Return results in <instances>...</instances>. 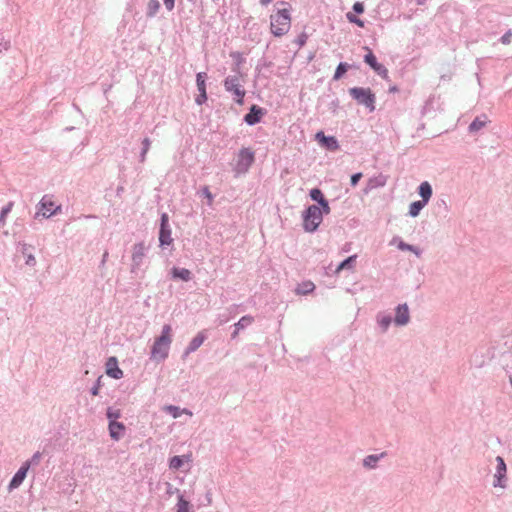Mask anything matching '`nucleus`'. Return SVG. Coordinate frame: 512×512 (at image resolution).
<instances>
[{
  "mask_svg": "<svg viewBox=\"0 0 512 512\" xmlns=\"http://www.w3.org/2000/svg\"><path fill=\"white\" fill-rule=\"evenodd\" d=\"M189 460V456L186 455H176L170 458L169 460V468L173 470L180 469L184 462Z\"/></svg>",
  "mask_w": 512,
  "mask_h": 512,
  "instance_id": "nucleus-25",
  "label": "nucleus"
},
{
  "mask_svg": "<svg viewBox=\"0 0 512 512\" xmlns=\"http://www.w3.org/2000/svg\"><path fill=\"white\" fill-rule=\"evenodd\" d=\"M315 289V285L311 281L302 282L298 285L296 293L299 295H307Z\"/></svg>",
  "mask_w": 512,
  "mask_h": 512,
  "instance_id": "nucleus-28",
  "label": "nucleus"
},
{
  "mask_svg": "<svg viewBox=\"0 0 512 512\" xmlns=\"http://www.w3.org/2000/svg\"><path fill=\"white\" fill-rule=\"evenodd\" d=\"M108 429L111 439L118 441L124 436L126 427L122 422L110 421Z\"/></svg>",
  "mask_w": 512,
  "mask_h": 512,
  "instance_id": "nucleus-18",
  "label": "nucleus"
},
{
  "mask_svg": "<svg viewBox=\"0 0 512 512\" xmlns=\"http://www.w3.org/2000/svg\"><path fill=\"white\" fill-rule=\"evenodd\" d=\"M13 202H8L4 207H2L0 212V225L4 226L6 222L7 215L11 212L13 207Z\"/></svg>",
  "mask_w": 512,
  "mask_h": 512,
  "instance_id": "nucleus-36",
  "label": "nucleus"
},
{
  "mask_svg": "<svg viewBox=\"0 0 512 512\" xmlns=\"http://www.w3.org/2000/svg\"><path fill=\"white\" fill-rule=\"evenodd\" d=\"M396 326H405L410 321L409 307L407 303L398 304L395 308V317L393 318Z\"/></svg>",
  "mask_w": 512,
  "mask_h": 512,
  "instance_id": "nucleus-13",
  "label": "nucleus"
},
{
  "mask_svg": "<svg viewBox=\"0 0 512 512\" xmlns=\"http://www.w3.org/2000/svg\"><path fill=\"white\" fill-rule=\"evenodd\" d=\"M171 326L166 324L163 326L161 335L157 337L151 348V357L157 361H163L168 357L169 347L171 344Z\"/></svg>",
  "mask_w": 512,
  "mask_h": 512,
  "instance_id": "nucleus-1",
  "label": "nucleus"
},
{
  "mask_svg": "<svg viewBox=\"0 0 512 512\" xmlns=\"http://www.w3.org/2000/svg\"><path fill=\"white\" fill-rule=\"evenodd\" d=\"M147 251L148 247L144 242H138L133 245L131 273H137V271L141 268Z\"/></svg>",
  "mask_w": 512,
  "mask_h": 512,
  "instance_id": "nucleus-10",
  "label": "nucleus"
},
{
  "mask_svg": "<svg viewBox=\"0 0 512 512\" xmlns=\"http://www.w3.org/2000/svg\"><path fill=\"white\" fill-rule=\"evenodd\" d=\"M318 208H320V215L323 217V215H327L330 213L331 209L329 206V202L327 199L322 201L320 204L317 205Z\"/></svg>",
  "mask_w": 512,
  "mask_h": 512,
  "instance_id": "nucleus-45",
  "label": "nucleus"
},
{
  "mask_svg": "<svg viewBox=\"0 0 512 512\" xmlns=\"http://www.w3.org/2000/svg\"><path fill=\"white\" fill-rule=\"evenodd\" d=\"M470 363L477 368H481L485 363L484 355L482 353L475 352L470 358Z\"/></svg>",
  "mask_w": 512,
  "mask_h": 512,
  "instance_id": "nucleus-34",
  "label": "nucleus"
},
{
  "mask_svg": "<svg viewBox=\"0 0 512 512\" xmlns=\"http://www.w3.org/2000/svg\"><path fill=\"white\" fill-rule=\"evenodd\" d=\"M504 346L507 347V350H504L502 353H512V335L505 337Z\"/></svg>",
  "mask_w": 512,
  "mask_h": 512,
  "instance_id": "nucleus-52",
  "label": "nucleus"
},
{
  "mask_svg": "<svg viewBox=\"0 0 512 512\" xmlns=\"http://www.w3.org/2000/svg\"><path fill=\"white\" fill-rule=\"evenodd\" d=\"M169 275L173 280H181L183 282H189L193 279V274L189 269L172 267L169 271Z\"/></svg>",
  "mask_w": 512,
  "mask_h": 512,
  "instance_id": "nucleus-16",
  "label": "nucleus"
},
{
  "mask_svg": "<svg viewBox=\"0 0 512 512\" xmlns=\"http://www.w3.org/2000/svg\"><path fill=\"white\" fill-rule=\"evenodd\" d=\"M42 458V453L37 451L35 452L30 459L25 461L23 464H29V468L31 466H36L40 463V460Z\"/></svg>",
  "mask_w": 512,
  "mask_h": 512,
  "instance_id": "nucleus-42",
  "label": "nucleus"
},
{
  "mask_svg": "<svg viewBox=\"0 0 512 512\" xmlns=\"http://www.w3.org/2000/svg\"><path fill=\"white\" fill-rule=\"evenodd\" d=\"M386 176L380 174L378 176L372 177L368 180L366 192L368 190H372L374 188L383 187L386 184Z\"/></svg>",
  "mask_w": 512,
  "mask_h": 512,
  "instance_id": "nucleus-23",
  "label": "nucleus"
},
{
  "mask_svg": "<svg viewBox=\"0 0 512 512\" xmlns=\"http://www.w3.org/2000/svg\"><path fill=\"white\" fill-rule=\"evenodd\" d=\"M122 190H123V188H122V187H121V188H118V189H117V192L119 193V192H121Z\"/></svg>",
  "mask_w": 512,
  "mask_h": 512,
  "instance_id": "nucleus-64",
  "label": "nucleus"
},
{
  "mask_svg": "<svg viewBox=\"0 0 512 512\" xmlns=\"http://www.w3.org/2000/svg\"><path fill=\"white\" fill-rule=\"evenodd\" d=\"M166 411L173 417V418H178L180 417L182 411L181 409L178 407V406H174V405H168L166 407Z\"/></svg>",
  "mask_w": 512,
  "mask_h": 512,
  "instance_id": "nucleus-44",
  "label": "nucleus"
},
{
  "mask_svg": "<svg viewBox=\"0 0 512 512\" xmlns=\"http://www.w3.org/2000/svg\"><path fill=\"white\" fill-rule=\"evenodd\" d=\"M255 161V152L251 148H241L238 153L235 172L245 174Z\"/></svg>",
  "mask_w": 512,
  "mask_h": 512,
  "instance_id": "nucleus-6",
  "label": "nucleus"
},
{
  "mask_svg": "<svg viewBox=\"0 0 512 512\" xmlns=\"http://www.w3.org/2000/svg\"><path fill=\"white\" fill-rule=\"evenodd\" d=\"M356 259H357V255L356 254L347 257L346 259H344L343 261H341L339 263L336 271L339 272L341 270H351V269H353L355 264H356Z\"/></svg>",
  "mask_w": 512,
  "mask_h": 512,
  "instance_id": "nucleus-24",
  "label": "nucleus"
},
{
  "mask_svg": "<svg viewBox=\"0 0 512 512\" xmlns=\"http://www.w3.org/2000/svg\"><path fill=\"white\" fill-rule=\"evenodd\" d=\"M291 24L290 13L287 9L278 10L277 14L271 16V32L276 37L285 35Z\"/></svg>",
  "mask_w": 512,
  "mask_h": 512,
  "instance_id": "nucleus-4",
  "label": "nucleus"
},
{
  "mask_svg": "<svg viewBox=\"0 0 512 512\" xmlns=\"http://www.w3.org/2000/svg\"><path fill=\"white\" fill-rule=\"evenodd\" d=\"M398 249L401 251L413 252L417 257H420V255L422 253V251L417 246L408 244L402 240H400L398 243Z\"/></svg>",
  "mask_w": 512,
  "mask_h": 512,
  "instance_id": "nucleus-30",
  "label": "nucleus"
},
{
  "mask_svg": "<svg viewBox=\"0 0 512 512\" xmlns=\"http://www.w3.org/2000/svg\"><path fill=\"white\" fill-rule=\"evenodd\" d=\"M165 486H166V490H165V492H166V495H167L168 497H171V496H172V495H174V494H178V495H179V494H181V493H180V491H179V489H178V488H176V487H174L171 483L166 482V483H165Z\"/></svg>",
  "mask_w": 512,
  "mask_h": 512,
  "instance_id": "nucleus-46",
  "label": "nucleus"
},
{
  "mask_svg": "<svg viewBox=\"0 0 512 512\" xmlns=\"http://www.w3.org/2000/svg\"><path fill=\"white\" fill-rule=\"evenodd\" d=\"M352 10H353L352 13H354V14H362L365 10L363 2H359V1L355 2L352 6Z\"/></svg>",
  "mask_w": 512,
  "mask_h": 512,
  "instance_id": "nucleus-47",
  "label": "nucleus"
},
{
  "mask_svg": "<svg viewBox=\"0 0 512 512\" xmlns=\"http://www.w3.org/2000/svg\"><path fill=\"white\" fill-rule=\"evenodd\" d=\"M161 5L159 0H149L147 4L146 16L148 18H153L156 16L160 9Z\"/></svg>",
  "mask_w": 512,
  "mask_h": 512,
  "instance_id": "nucleus-27",
  "label": "nucleus"
},
{
  "mask_svg": "<svg viewBox=\"0 0 512 512\" xmlns=\"http://www.w3.org/2000/svg\"><path fill=\"white\" fill-rule=\"evenodd\" d=\"M303 229L306 232H315L323 221L320 208L316 204L309 205L302 213Z\"/></svg>",
  "mask_w": 512,
  "mask_h": 512,
  "instance_id": "nucleus-3",
  "label": "nucleus"
},
{
  "mask_svg": "<svg viewBox=\"0 0 512 512\" xmlns=\"http://www.w3.org/2000/svg\"><path fill=\"white\" fill-rule=\"evenodd\" d=\"M205 499H206V503L203 504L204 506H208L212 503V494L210 491H207Z\"/></svg>",
  "mask_w": 512,
  "mask_h": 512,
  "instance_id": "nucleus-56",
  "label": "nucleus"
},
{
  "mask_svg": "<svg viewBox=\"0 0 512 512\" xmlns=\"http://www.w3.org/2000/svg\"><path fill=\"white\" fill-rule=\"evenodd\" d=\"M307 39H308V36L306 33H301L300 35H298V37L295 39V43L299 46V47H302L306 44L307 42Z\"/></svg>",
  "mask_w": 512,
  "mask_h": 512,
  "instance_id": "nucleus-48",
  "label": "nucleus"
},
{
  "mask_svg": "<svg viewBox=\"0 0 512 512\" xmlns=\"http://www.w3.org/2000/svg\"><path fill=\"white\" fill-rule=\"evenodd\" d=\"M506 481H507L506 475L495 474L494 475L493 486L494 487L505 488L506 487Z\"/></svg>",
  "mask_w": 512,
  "mask_h": 512,
  "instance_id": "nucleus-41",
  "label": "nucleus"
},
{
  "mask_svg": "<svg viewBox=\"0 0 512 512\" xmlns=\"http://www.w3.org/2000/svg\"><path fill=\"white\" fill-rule=\"evenodd\" d=\"M385 452L380 454H370L363 459V466L366 469H375L380 459L384 458Z\"/></svg>",
  "mask_w": 512,
  "mask_h": 512,
  "instance_id": "nucleus-21",
  "label": "nucleus"
},
{
  "mask_svg": "<svg viewBox=\"0 0 512 512\" xmlns=\"http://www.w3.org/2000/svg\"><path fill=\"white\" fill-rule=\"evenodd\" d=\"M206 79L207 74L205 72H198L196 74V85L198 92H206Z\"/></svg>",
  "mask_w": 512,
  "mask_h": 512,
  "instance_id": "nucleus-31",
  "label": "nucleus"
},
{
  "mask_svg": "<svg viewBox=\"0 0 512 512\" xmlns=\"http://www.w3.org/2000/svg\"><path fill=\"white\" fill-rule=\"evenodd\" d=\"M164 5L168 11H172L175 6V0H163Z\"/></svg>",
  "mask_w": 512,
  "mask_h": 512,
  "instance_id": "nucleus-54",
  "label": "nucleus"
},
{
  "mask_svg": "<svg viewBox=\"0 0 512 512\" xmlns=\"http://www.w3.org/2000/svg\"><path fill=\"white\" fill-rule=\"evenodd\" d=\"M201 193L202 195L208 199L209 203L212 202L213 200V195L212 193L210 192L209 188L207 186L203 187L202 190H201Z\"/></svg>",
  "mask_w": 512,
  "mask_h": 512,
  "instance_id": "nucleus-53",
  "label": "nucleus"
},
{
  "mask_svg": "<svg viewBox=\"0 0 512 512\" xmlns=\"http://www.w3.org/2000/svg\"><path fill=\"white\" fill-rule=\"evenodd\" d=\"M362 177H363V174L361 172L352 174L351 178H350L351 186L355 187L359 183V181L361 180Z\"/></svg>",
  "mask_w": 512,
  "mask_h": 512,
  "instance_id": "nucleus-51",
  "label": "nucleus"
},
{
  "mask_svg": "<svg viewBox=\"0 0 512 512\" xmlns=\"http://www.w3.org/2000/svg\"><path fill=\"white\" fill-rule=\"evenodd\" d=\"M106 374L113 379H121L123 377V371L118 366V360L112 356L108 358L106 362Z\"/></svg>",
  "mask_w": 512,
  "mask_h": 512,
  "instance_id": "nucleus-15",
  "label": "nucleus"
},
{
  "mask_svg": "<svg viewBox=\"0 0 512 512\" xmlns=\"http://www.w3.org/2000/svg\"><path fill=\"white\" fill-rule=\"evenodd\" d=\"M348 92L358 105L364 106L369 112L375 110L376 96L370 88L352 87L349 88Z\"/></svg>",
  "mask_w": 512,
  "mask_h": 512,
  "instance_id": "nucleus-2",
  "label": "nucleus"
},
{
  "mask_svg": "<svg viewBox=\"0 0 512 512\" xmlns=\"http://www.w3.org/2000/svg\"><path fill=\"white\" fill-rule=\"evenodd\" d=\"M273 0H260L262 6H268Z\"/></svg>",
  "mask_w": 512,
  "mask_h": 512,
  "instance_id": "nucleus-59",
  "label": "nucleus"
},
{
  "mask_svg": "<svg viewBox=\"0 0 512 512\" xmlns=\"http://www.w3.org/2000/svg\"><path fill=\"white\" fill-rule=\"evenodd\" d=\"M309 196L311 200L317 202V204H320L322 201L326 199L323 192L319 188H312L309 191Z\"/></svg>",
  "mask_w": 512,
  "mask_h": 512,
  "instance_id": "nucleus-33",
  "label": "nucleus"
},
{
  "mask_svg": "<svg viewBox=\"0 0 512 512\" xmlns=\"http://www.w3.org/2000/svg\"><path fill=\"white\" fill-rule=\"evenodd\" d=\"M364 49L367 51V54L364 55V62L367 64L377 75H379L385 81H390L388 75V69L381 63L377 61L376 56L372 52V50L365 46Z\"/></svg>",
  "mask_w": 512,
  "mask_h": 512,
  "instance_id": "nucleus-8",
  "label": "nucleus"
},
{
  "mask_svg": "<svg viewBox=\"0 0 512 512\" xmlns=\"http://www.w3.org/2000/svg\"><path fill=\"white\" fill-rule=\"evenodd\" d=\"M512 39V31L509 30L505 34H503L500 38V42L504 45L510 44Z\"/></svg>",
  "mask_w": 512,
  "mask_h": 512,
  "instance_id": "nucleus-50",
  "label": "nucleus"
},
{
  "mask_svg": "<svg viewBox=\"0 0 512 512\" xmlns=\"http://www.w3.org/2000/svg\"><path fill=\"white\" fill-rule=\"evenodd\" d=\"M173 238L171 237V228L169 224V216L167 213H162L160 216L159 225V246L165 248L171 245Z\"/></svg>",
  "mask_w": 512,
  "mask_h": 512,
  "instance_id": "nucleus-9",
  "label": "nucleus"
},
{
  "mask_svg": "<svg viewBox=\"0 0 512 512\" xmlns=\"http://www.w3.org/2000/svg\"><path fill=\"white\" fill-rule=\"evenodd\" d=\"M29 471V464H22L8 484V491L12 492L21 486Z\"/></svg>",
  "mask_w": 512,
  "mask_h": 512,
  "instance_id": "nucleus-14",
  "label": "nucleus"
},
{
  "mask_svg": "<svg viewBox=\"0 0 512 512\" xmlns=\"http://www.w3.org/2000/svg\"><path fill=\"white\" fill-rule=\"evenodd\" d=\"M496 462H497V467H496V473L495 474L506 475L507 466H506V463H505L503 457L497 456L496 457Z\"/></svg>",
  "mask_w": 512,
  "mask_h": 512,
  "instance_id": "nucleus-39",
  "label": "nucleus"
},
{
  "mask_svg": "<svg viewBox=\"0 0 512 512\" xmlns=\"http://www.w3.org/2000/svg\"><path fill=\"white\" fill-rule=\"evenodd\" d=\"M417 193L422 198L421 201L428 204V202L433 194V189H432L431 184L428 181L422 182L417 188Z\"/></svg>",
  "mask_w": 512,
  "mask_h": 512,
  "instance_id": "nucleus-19",
  "label": "nucleus"
},
{
  "mask_svg": "<svg viewBox=\"0 0 512 512\" xmlns=\"http://www.w3.org/2000/svg\"><path fill=\"white\" fill-rule=\"evenodd\" d=\"M108 255H109V254H108V252H107V251H105V252H104V254H103V256H102L100 266H104V265H105V263H106V261H107V259H108Z\"/></svg>",
  "mask_w": 512,
  "mask_h": 512,
  "instance_id": "nucleus-57",
  "label": "nucleus"
},
{
  "mask_svg": "<svg viewBox=\"0 0 512 512\" xmlns=\"http://www.w3.org/2000/svg\"><path fill=\"white\" fill-rule=\"evenodd\" d=\"M427 204L424 203L423 201L421 200H417V201H414L412 202L410 205H409V211H408V215L410 217H417L421 210L426 206Z\"/></svg>",
  "mask_w": 512,
  "mask_h": 512,
  "instance_id": "nucleus-26",
  "label": "nucleus"
},
{
  "mask_svg": "<svg viewBox=\"0 0 512 512\" xmlns=\"http://www.w3.org/2000/svg\"><path fill=\"white\" fill-rule=\"evenodd\" d=\"M26 264L29 266H33L36 264V259L32 254H29L26 259Z\"/></svg>",
  "mask_w": 512,
  "mask_h": 512,
  "instance_id": "nucleus-55",
  "label": "nucleus"
},
{
  "mask_svg": "<svg viewBox=\"0 0 512 512\" xmlns=\"http://www.w3.org/2000/svg\"><path fill=\"white\" fill-rule=\"evenodd\" d=\"M230 56L235 60V67L232 69L234 72H239L240 65L245 61L242 53L236 51L231 52Z\"/></svg>",
  "mask_w": 512,
  "mask_h": 512,
  "instance_id": "nucleus-37",
  "label": "nucleus"
},
{
  "mask_svg": "<svg viewBox=\"0 0 512 512\" xmlns=\"http://www.w3.org/2000/svg\"><path fill=\"white\" fill-rule=\"evenodd\" d=\"M106 417L108 421H117L121 417V411L119 409H114L112 407H108L106 410Z\"/></svg>",
  "mask_w": 512,
  "mask_h": 512,
  "instance_id": "nucleus-38",
  "label": "nucleus"
},
{
  "mask_svg": "<svg viewBox=\"0 0 512 512\" xmlns=\"http://www.w3.org/2000/svg\"><path fill=\"white\" fill-rule=\"evenodd\" d=\"M35 219L40 217L50 218L53 215L58 214L61 211V205H56L54 201L48 196L44 195L36 206Z\"/></svg>",
  "mask_w": 512,
  "mask_h": 512,
  "instance_id": "nucleus-5",
  "label": "nucleus"
},
{
  "mask_svg": "<svg viewBox=\"0 0 512 512\" xmlns=\"http://www.w3.org/2000/svg\"><path fill=\"white\" fill-rule=\"evenodd\" d=\"M102 378H103V376H102V375H100V376L97 378V380H96V382L94 383L93 387L90 389V393H91V395H93V396H98V395H99V391H100V388H101V386H102Z\"/></svg>",
  "mask_w": 512,
  "mask_h": 512,
  "instance_id": "nucleus-43",
  "label": "nucleus"
},
{
  "mask_svg": "<svg viewBox=\"0 0 512 512\" xmlns=\"http://www.w3.org/2000/svg\"><path fill=\"white\" fill-rule=\"evenodd\" d=\"M271 65H272V63H271V62H264V63H263V66H265V67H270Z\"/></svg>",
  "mask_w": 512,
  "mask_h": 512,
  "instance_id": "nucleus-61",
  "label": "nucleus"
},
{
  "mask_svg": "<svg viewBox=\"0 0 512 512\" xmlns=\"http://www.w3.org/2000/svg\"><path fill=\"white\" fill-rule=\"evenodd\" d=\"M488 123L487 116L485 114L481 115L480 117H476L469 125L468 131L470 133H476L480 129L486 126Z\"/></svg>",
  "mask_w": 512,
  "mask_h": 512,
  "instance_id": "nucleus-22",
  "label": "nucleus"
},
{
  "mask_svg": "<svg viewBox=\"0 0 512 512\" xmlns=\"http://www.w3.org/2000/svg\"><path fill=\"white\" fill-rule=\"evenodd\" d=\"M26 246H27V245H26L25 243H24V244H22V252H23V253H25V251H26Z\"/></svg>",
  "mask_w": 512,
  "mask_h": 512,
  "instance_id": "nucleus-62",
  "label": "nucleus"
},
{
  "mask_svg": "<svg viewBox=\"0 0 512 512\" xmlns=\"http://www.w3.org/2000/svg\"><path fill=\"white\" fill-rule=\"evenodd\" d=\"M417 3H418L419 5H422V4L424 3V0H417Z\"/></svg>",
  "mask_w": 512,
  "mask_h": 512,
  "instance_id": "nucleus-63",
  "label": "nucleus"
},
{
  "mask_svg": "<svg viewBox=\"0 0 512 512\" xmlns=\"http://www.w3.org/2000/svg\"><path fill=\"white\" fill-rule=\"evenodd\" d=\"M267 111L265 108L259 105L252 104L249 108L248 113L243 117V121L249 125L254 126L261 122L262 118L266 115Z\"/></svg>",
  "mask_w": 512,
  "mask_h": 512,
  "instance_id": "nucleus-11",
  "label": "nucleus"
},
{
  "mask_svg": "<svg viewBox=\"0 0 512 512\" xmlns=\"http://www.w3.org/2000/svg\"><path fill=\"white\" fill-rule=\"evenodd\" d=\"M254 321V318L250 315H245L241 317L237 323L234 324V327L237 328V330H243L246 327L250 326Z\"/></svg>",
  "mask_w": 512,
  "mask_h": 512,
  "instance_id": "nucleus-32",
  "label": "nucleus"
},
{
  "mask_svg": "<svg viewBox=\"0 0 512 512\" xmlns=\"http://www.w3.org/2000/svg\"><path fill=\"white\" fill-rule=\"evenodd\" d=\"M398 91H399V89H398L397 85L390 86L389 90H388L389 93H396Z\"/></svg>",
  "mask_w": 512,
  "mask_h": 512,
  "instance_id": "nucleus-58",
  "label": "nucleus"
},
{
  "mask_svg": "<svg viewBox=\"0 0 512 512\" xmlns=\"http://www.w3.org/2000/svg\"><path fill=\"white\" fill-rule=\"evenodd\" d=\"M377 324L381 328L382 333H386L389 329L392 322H394L393 318L389 314L378 313L376 316Z\"/></svg>",
  "mask_w": 512,
  "mask_h": 512,
  "instance_id": "nucleus-20",
  "label": "nucleus"
},
{
  "mask_svg": "<svg viewBox=\"0 0 512 512\" xmlns=\"http://www.w3.org/2000/svg\"><path fill=\"white\" fill-rule=\"evenodd\" d=\"M206 338L207 336L203 331L199 332L194 338H192L183 353V358H186L189 354L195 352L203 344Z\"/></svg>",
  "mask_w": 512,
  "mask_h": 512,
  "instance_id": "nucleus-17",
  "label": "nucleus"
},
{
  "mask_svg": "<svg viewBox=\"0 0 512 512\" xmlns=\"http://www.w3.org/2000/svg\"><path fill=\"white\" fill-rule=\"evenodd\" d=\"M321 147L328 151L334 152L340 149L339 142L335 136H327L323 131H318L315 135Z\"/></svg>",
  "mask_w": 512,
  "mask_h": 512,
  "instance_id": "nucleus-12",
  "label": "nucleus"
},
{
  "mask_svg": "<svg viewBox=\"0 0 512 512\" xmlns=\"http://www.w3.org/2000/svg\"><path fill=\"white\" fill-rule=\"evenodd\" d=\"M223 85L227 92L233 93L235 95L234 100L237 104L242 105L244 103L246 91L242 88L239 77L237 75L227 76L224 79Z\"/></svg>",
  "mask_w": 512,
  "mask_h": 512,
  "instance_id": "nucleus-7",
  "label": "nucleus"
},
{
  "mask_svg": "<svg viewBox=\"0 0 512 512\" xmlns=\"http://www.w3.org/2000/svg\"><path fill=\"white\" fill-rule=\"evenodd\" d=\"M349 68H350L349 64H347L345 62H340L335 69V72L333 75V80L334 81L340 80L345 75V73L348 71Z\"/></svg>",
  "mask_w": 512,
  "mask_h": 512,
  "instance_id": "nucleus-29",
  "label": "nucleus"
},
{
  "mask_svg": "<svg viewBox=\"0 0 512 512\" xmlns=\"http://www.w3.org/2000/svg\"><path fill=\"white\" fill-rule=\"evenodd\" d=\"M151 146V140L149 138H144L142 141V149L140 152V162L144 163L146 160V154L148 153Z\"/></svg>",
  "mask_w": 512,
  "mask_h": 512,
  "instance_id": "nucleus-35",
  "label": "nucleus"
},
{
  "mask_svg": "<svg viewBox=\"0 0 512 512\" xmlns=\"http://www.w3.org/2000/svg\"><path fill=\"white\" fill-rule=\"evenodd\" d=\"M346 18L350 23H353L360 28H363L365 25L364 21L362 19H360L359 17H357L356 14H354L352 12L346 13Z\"/></svg>",
  "mask_w": 512,
  "mask_h": 512,
  "instance_id": "nucleus-40",
  "label": "nucleus"
},
{
  "mask_svg": "<svg viewBox=\"0 0 512 512\" xmlns=\"http://www.w3.org/2000/svg\"><path fill=\"white\" fill-rule=\"evenodd\" d=\"M207 92H199V94L195 98V103L197 105H202L207 101Z\"/></svg>",
  "mask_w": 512,
  "mask_h": 512,
  "instance_id": "nucleus-49",
  "label": "nucleus"
},
{
  "mask_svg": "<svg viewBox=\"0 0 512 512\" xmlns=\"http://www.w3.org/2000/svg\"><path fill=\"white\" fill-rule=\"evenodd\" d=\"M240 331L241 330H237V328L234 327V331L231 334V338L235 339Z\"/></svg>",
  "mask_w": 512,
  "mask_h": 512,
  "instance_id": "nucleus-60",
  "label": "nucleus"
}]
</instances>
